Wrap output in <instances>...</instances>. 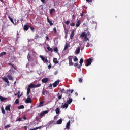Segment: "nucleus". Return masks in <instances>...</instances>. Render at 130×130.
<instances>
[{"label": "nucleus", "mask_w": 130, "mask_h": 130, "mask_svg": "<svg viewBox=\"0 0 130 130\" xmlns=\"http://www.w3.org/2000/svg\"><path fill=\"white\" fill-rule=\"evenodd\" d=\"M70 123H71L70 121H69V122H68V123H67V125H66V129H70Z\"/></svg>", "instance_id": "11"}, {"label": "nucleus", "mask_w": 130, "mask_h": 130, "mask_svg": "<svg viewBox=\"0 0 130 130\" xmlns=\"http://www.w3.org/2000/svg\"><path fill=\"white\" fill-rule=\"evenodd\" d=\"M56 114H59L60 113L59 108H57L55 110Z\"/></svg>", "instance_id": "21"}, {"label": "nucleus", "mask_w": 130, "mask_h": 130, "mask_svg": "<svg viewBox=\"0 0 130 130\" xmlns=\"http://www.w3.org/2000/svg\"><path fill=\"white\" fill-rule=\"evenodd\" d=\"M70 26H71V27H74V26H75V24L74 23L72 22V23H71L70 24Z\"/></svg>", "instance_id": "46"}, {"label": "nucleus", "mask_w": 130, "mask_h": 130, "mask_svg": "<svg viewBox=\"0 0 130 130\" xmlns=\"http://www.w3.org/2000/svg\"><path fill=\"white\" fill-rule=\"evenodd\" d=\"M46 39H47V40H49V37H48V36H46Z\"/></svg>", "instance_id": "63"}, {"label": "nucleus", "mask_w": 130, "mask_h": 130, "mask_svg": "<svg viewBox=\"0 0 130 130\" xmlns=\"http://www.w3.org/2000/svg\"><path fill=\"white\" fill-rule=\"evenodd\" d=\"M48 124L49 125H56V123L55 121H50L48 123Z\"/></svg>", "instance_id": "8"}, {"label": "nucleus", "mask_w": 130, "mask_h": 130, "mask_svg": "<svg viewBox=\"0 0 130 130\" xmlns=\"http://www.w3.org/2000/svg\"><path fill=\"white\" fill-rule=\"evenodd\" d=\"M48 81V78H44L42 79V82L44 83H46Z\"/></svg>", "instance_id": "7"}, {"label": "nucleus", "mask_w": 130, "mask_h": 130, "mask_svg": "<svg viewBox=\"0 0 130 130\" xmlns=\"http://www.w3.org/2000/svg\"><path fill=\"white\" fill-rule=\"evenodd\" d=\"M80 52V47H78V48L76 49V54H79Z\"/></svg>", "instance_id": "24"}, {"label": "nucleus", "mask_w": 130, "mask_h": 130, "mask_svg": "<svg viewBox=\"0 0 130 130\" xmlns=\"http://www.w3.org/2000/svg\"><path fill=\"white\" fill-rule=\"evenodd\" d=\"M40 58L41 59V60L44 62L46 59V57H44V56H43L42 55H40Z\"/></svg>", "instance_id": "29"}, {"label": "nucleus", "mask_w": 130, "mask_h": 130, "mask_svg": "<svg viewBox=\"0 0 130 130\" xmlns=\"http://www.w3.org/2000/svg\"><path fill=\"white\" fill-rule=\"evenodd\" d=\"M41 127H37L36 128H34V129H30L29 130H37L39 128H41Z\"/></svg>", "instance_id": "42"}, {"label": "nucleus", "mask_w": 130, "mask_h": 130, "mask_svg": "<svg viewBox=\"0 0 130 130\" xmlns=\"http://www.w3.org/2000/svg\"><path fill=\"white\" fill-rule=\"evenodd\" d=\"M55 12V10L54 8L51 9L50 10V13L51 15L53 14V13Z\"/></svg>", "instance_id": "23"}, {"label": "nucleus", "mask_w": 130, "mask_h": 130, "mask_svg": "<svg viewBox=\"0 0 130 130\" xmlns=\"http://www.w3.org/2000/svg\"><path fill=\"white\" fill-rule=\"evenodd\" d=\"M79 82L80 83H82V79H81V78H79Z\"/></svg>", "instance_id": "54"}, {"label": "nucleus", "mask_w": 130, "mask_h": 130, "mask_svg": "<svg viewBox=\"0 0 130 130\" xmlns=\"http://www.w3.org/2000/svg\"><path fill=\"white\" fill-rule=\"evenodd\" d=\"M69 65L71 66H73L74 65V63L73 62H72V58H70V57L69 58Z\"/></svg>", "instance_id": "14"}, {"label": "nucleus", "mask_w": 130, "mask_h": 130, "mask_svg": "<svg viewBox=\"0 0 130 130\" xmlns=\"http://www.w3.org/2000/svg\"><path fill=\"white\" fill-rule=\"evenodd\" d=\"M65 91V90L64 88H60V92L62 93H64V92Z\"/></svg>", "instance_id": "38"}, {"label": "nucleus", "mask_w": 130, "mask_h": 130, "mask_svg": "<svg viewBox=\"0 0 130 130\" xmlns=\"http://www.w3.org/2000/svg\"><path fill=\"white\" fill-rule=\"evenodd\" d=\"M74 92V89L70 90V93H72Z\"/></svg>", "instance_id": "58"}, {"label": "nucleus", "mask_w": 130, "mask_h": 130, "mask_svg": "<svg viewBox=\"0 0 130 130\" xmlns=\"http://www.w3.org/2000/svg\"><path fill=\"white\" fill-rule=\"evenodd\" d=\"M58 100H60L62 98V94L59 95V93L58 95Z\"/></svg>", "instance_id": "45"}, {"label": "nucleus", "mask_w": 130, "mask_h": 130, "mask_svg": "<svg viewBox=\"0 0 130 130\" xmlns=\"http://www.w3.org/2000/svg\"><path fill=\"white\" fill-rule=\"evenodd\" d=\"M25 102L26 103H31V99L30 97V95H28L27 99L25 100Z\"/></svg>", "instance_id": "5"}, {"label": "nucleus", "mask_w": 130, "mask_h": 130, "mask_svg": "<svg viewBox=\"0 0 130 130\" xmlns=\"http://www.w3.org/2000/svg\"><path fill=\"white\" fill-rule=\"evenodd\" d=\"M53 62L55 64H57L59 63V61L57 60V59L56 58H54L53 59Z\"/></svg>", "instance_id": "28"}, {"label": "nucleus", "mask_w": 130, "mask_h": 130, "mask_svg": "<svg viewBox=\"0 0 130 130\" xmlns=\"http://www.w3.org/2000/svg\"><path fill=\"white\" fill-rule=\"evenodd\" d=\"M52 84L50 83V84H49V87H52Z\"/></svg>", "instance_id": "61"}, {"label": "nucleus", "mask_w": 130, "mask_h": 130, "mask_svg": "<svg viewBox=\"0 0 130 130\" xmlns=\"http://www.w3.org/2000/svg\"><path fill=\"white\" fill-rule=\"evenodd\" d=\"M29 88H35V85L32 83H31L28 86Z\"/></svg>", "instance_id": "9"}, {"label": "nucleus", "mask_w": 130, "mask_h": 130, "mask_svg": "<svg viewBox=\"0 0 130 130\" xmlns=\"http://www.w3.org/2000/svg\"><path fill=\"white\" fill-rule=\"evenodd\" d=\"M71 95L70 93H69V95H68L69 99L71 98V95Z\"/></svg>", "instance_id": "62"}, {"label": "nucleus", "mask_w": 130, "mask_h": 130, "mask_svg": "<svg viewBox=\"0 0 130 130\" xmlns=\"http://www.w3.org/2000/svg\"><path fill=\"white\" fill-rule=\"evenodd\" d=\"M59 82H60V80H58L57 81H56L53 84V86L54 87H56L59 84Z\"/></svg>", "instance_id": "4"}, {"label": "nucleus", "mask_w": 130, "mask_h": 130, "mask_svg": "<svg viewBox=\"0 0 130 130\" xmlns=\"http://www.w3.org/2000/svg\"><path fill=\"white\" fill-rule=\"evenodd\" d=\"M30 28L32 32H34V30H35V28H34V27H30Z\"/></svg>", "instance_id": "53"}, {"label": "nucleus", "mask_w": 130, "mask_h": 130, "mask_svg": "<svg viewBox=\"0 0 130 130\" xmlns=\"http://www.w3.org/2000/svg\"><path fill=\"white\" fill-rule=\"evenodd\" d=\"M1 109H2V113L3 114H5L6 113V112L3 108V107H2L1 108Z\"/></svg>", "instance_id": "36"}, {"label": "nucleus", "mask_w": 130, "mask_h": 130, "mask_svg": "<svg viewBox=\"0 0 130 130\" xmlns=\"http://www.w3.org/2000/svg\"><path fill=\"white\" fill-rule=\"evenodd\" d=\"M53 31H54V33L56 34L57 32V30H56V28L54 27L53 28Z\"/></svg>", "instance_id": "51"}, {"label": "nucleus", "mask_w": 130, "mask_h": 130, "mask_svg": "<svg viewBox=\"0 0 130 130\" xmlns=\"http://www.w3.org/2000/svg\"><path fill=\"white\" fill-rule=\"evenodd\" d=\"M29 27H30V26L29 25H25L23 29L25 31H27Z\"/></svg>", "instance_id": "10"}, {"label": "nucleus", "mask_w": 130, "mask_h": 130, "mask_svg": "<svg viewBox=\"0 0 130 130\" xmlns=\"http://www.w3.org/2000/svg\"><path fill=\"white\" fill-rule=\"evenodd\" d=\"M30 88H27V95L28 96L29 94H30Z\"/></svg>", "instance_id": "32"}, {"label": "nucleus", "mask_w": 130, "mask_h": 130, "mask_svg": "<svg viewBox=\"0 0 130 130\" xmlns=\"http://www.w3.org/2000/svg\"><path fill=\"white\" fill-rule=\"evenodd\" d=\"M10 106H11V105H9L8 106H6V108H5V110L6 111H10Z\"/></svg>", "instance_id": "17"}, {"label": "nucleus", "mask_w": 130, "mask_h": 130, "mask_svg": "<svg viewBox=\"0 0 130 130\" xmlns=\"http://www.w3.org/2000/svg\"><path fill=\"white\" fill-rule=\"evenodd\" d=\"M19 103V101L18 99H16L15 102V104H18Z\"/></svg>", "instance_id": "41"}, {"label": "nucleus", "mask_w": 130, "mask_h": 130, "mask_svg": "<svg viewBox=\"0 0 130 130\" xmlns=\"http://www.w3.org/2000/svg\"><path fill=\"white\" fill-rule=\"evenodd\" d=\"M47 49L48 50V51H50L51 53L53 52V49L51 48L50 46H48L47 47Z\"/></svg>", "instance_id": "25"}, {"label": "nucleus", "mask_w": 130, "mask_h": 130, "mask_svg": "<svg viewBox=\"0 0 130 130\" xmlns=\"http://www.w3.org/2000/svg\"><path fill=\"white\" fill-rule=\"evenodd\" d=\"M48 113V111H43L40 113L39 116L42 117V116H45V114H46Z\"/></svg>", "instance_id": "3"}, {"label": "nucleus", "mask_w": 130, "mask_h": 130, "mask_svg": "<svg viewBox=\"0 0 130 130\" xmlns=\"http://www.w3.org/2000/svg\"><path fill=\"white\" fill-rule=\"evenodd\" d=\"M86 1H87L88 3H89V2H92V1H93V0H86Z\"/></svg>", "instance_id": "57"}, {"label": "nucleus", "mask_w": 130, "mask_h": 130, "mask_svg": "<svg viewBox=\"0 0 130 130\" xmlns=\"http://www.w3.org/2000/svg\"><path fill=\"white\" fill-rule=\"evenodd\" d=\"M64 23H65L67 25H69V24H70V21H67L66 22H64Z\"/></svg>", "instance_id": "48"}, {"label": "nucleus", "mask_w": 130, "mask_h": 130, "mask_svg": "<svg viewBox=\"0 0 130 130\" xmlns=\"http://www.w3.org/2000/svg\"><path fill=\"white\" fill-rule=\"evenodd\" d=\"M70 47V44L68 43H66L65 45V47L64 48V50H67V49Z\"/></svg>", "instance_id": "12"}, {"label": "nucleus", "mask_w": 130, "mask_h": 130, "mask_svg": "<svg viewBox=\"0 0 130 130\" xmlns=\"http://www.w3.org/2000/svg\"><path fill=\"white\" fill-rule=\"evenodd\" d=\"M80 25V21H78V22L76 24V27H79Z\"/></svg>", "instance_id": "40"}, {"label": "nucleus", "mask_w": 130, "mask_h": 130, "mask_svg": "<svg viewBox=\"0 0 130 130\" xmlns=\"http://www.w3.org/2000/svg\"><path fill=\"white\" fill-rule=\"evenodd\" d=\"M39 38V36L38 35H37L35 36V39H37Z\"/></svg>", "instance_id": "55"}, {"label": "nucleus", "mask_w": 130, "mask_h": 130, "mask_svg": "<svg viewBox=\"0 0 130 130\" xmlns=\"http://www.w3.org/2000/svg\"><path fill=\"white\" fill-rule=\"evenodd\" d=\"M7 77L8 78V79L10 80H13V77L11 75H10V74L8 75Z\"/></svg>", "instance_id": "20"}, {"label": "nucleus", "mask_w": 130, "mask_h": 130, "mask_svg": "<svg viewBox=\"0 0 130 130\" xmlns=\"http://www.w3.org/2000/svg\"><path fill=\"white\" fill-rule=\"evenodd\" d=\"M69 106V104H64V105H63V106H62V108H66L67 109Z\"/></svg>", "instance_id": "27"}, {"label": "nucleus", "mask_w": 130, "mask_h": 130, "mask_svg": "<svg viewBox=\"0 0 130 130\" xmlns=\"http://www.w3.org/2000/svg\"><path fill=\"white\" fill-rule=\"evenodd\" d=\"M74 35H75V34H74V30H73L72 33H71V36H70V39H72L74 37Z\"/></svg>", "instance_id": "22"}, {"label": "nucleus", "mask_w": 130, "mask_h": 130, "mask_svg": "<svg viewBox=\"0 0 130 130\" xmlns=\"http://www.w3.org/2000/svg\"><path fill=\"white\" fill-rule=\"evenodd\" d=\"M73 101V99L72 98H69V100L67 101V103L68 104H70Z\"/></svg>", "instance_id": "18"}, {"label": "nucleus", "mask_w": 130, "mask_h": 130, "mask_svg": "<svg viewBox=\"0 0 130 130\" xmlns=\"http://www.w3.org/2000/svg\"><path fill=\"white\" fill-rule=\"evenodd\" d=\"M83 14H84V13H83V12H82V14H81V15H81V17L83 16Z\"/></svg>", "instance_id": "64"}, {"label": "nucleus", "mask_w": 130, "mask_h": 130, "mask_svg": "<svg viewBox=\"0 0 130 130\" xmlns=\"http://www.w3.org/2000/svg\"><path fill=\"white\" fill-rule=\"evenodd\" d=\"M8 64L9 66H11L14 69V70H16L15 67L13 64H12L11 63H8Z\"/></svg>", "instance_id": "47"}, {"label": "nucleus", "mask_w": 130, "mask_h": 130, "mask_svg": "<svg viewBox=\"0 0 130 130\" xmlns=\"http://www.w3.org/2000/svg\"><path fill=\"white\" fill-rule=\"evenodd\" d=\"M78 59L77 58V57L76 56L74 59V61L75 62H77L78 61Z\"/></svg>", "instance_id": "49"}, {"label": "nucleus", "mask_w": 130, "mask_h": 130, "mask_svg": "<svg viewBox=\"0 0 130 130\" xmlns=\"http://www.w3.org/2000/svg\"><path fill=\"white\" fill-rule=\"evenodd\" d=\"M31 58V55L28 54L27 55V58L29 60Z\"/></svg>", "instance_id": "52"}, {"label": "nucleus", "mask_w": 130, "mask_h": 130, "mask_svg": "<svg viewBox=\"0 0 130 130\" xmlns=\"http://www.w3.org/2000/svg\"><path fill=\"white\" fill-rule=\"evenodd\" d=\"M93 60V57H90L89 58H88V59H87L86 61V67L89 66L91 65V63L92 62Z\"/></svg>", "instance_id": "2"}, {"label": "nucleus", "mask_w": 130, "mask_h": 130, "mask_svg": "<svg viewBox=\"0 0 130 130\" xmlns=\"http://www.w3.org/2000/svg\"><path fill=\"white\" fill-rule=\"evenodd\" d=\"M6 100V98L5 97H3L2 96H0V100L1 101L3 102Z\"/></svg>", "instance_id": "35"}, {"label": "nucleus", "mask_w": 130, "mask_h": 130, "mask_svg": "<svg viewBox=\"0 0 130 130\" xmlns=\"http://www.w3.org/2000/svg\"><path fill=\"white\" fill-rule=\"evenodd\" d=\"M58 74V71H56L55 72H54V75H56L57 74Z\"/></svg>", "instance_id": "56"}, {"label": "nucleus", "mask_w": 130, "mask_h": 130, "mask_svg": "<svg viewBox=\"0 0 130 130\" xmlns=\"http://www.w3.org/2000/svg\"><path fill=\"white\" fill-rule=\"evenodd\" d=\"M87 37H88V35L85 32H83L81 33V34L80 36V38H84L85 42H87L89 40V39Z\"/></svg>", "instance_id": "1"}, {"label": "nucleus", "mask_w": 130, "mask_h": 130, "mask_svg": "<svg viewBox=\"0 0 130 130\" xmlns=\"http://www.w3.org/2000/svg\"><path fill=\"white\" fill-rule=\"evenodd\" d=\"M24 129H25V130H27V126H24Z\"/></svg>", "instance_id": "59"}, {"label": "nucleus", "mask_w": 130, "mask_h": 130, "mask_svg": "<svg viewBox=\"0 0 130 130\" xmlns=\"http://www.w3.org/2000/svg\"><path fill=\"white\" fill-rule=\"evenodd\" d=\"M41 86V84H36V85H35V88H38V87H39Z\"/></svg>", "instance_id": "39"}, {"label": "nucleus", "mask_w": 130, "mask_h": 130, "mask_svg": "<svg viewBox=\"0 0 130 130\" xmlns=\"http://www.w3.org/2000/svg\"><path fill=\"white\" fill-rule=\"evenodd\" d=\"M74 66L76 68H77L78 69H80L81 67L80 65H79L78 63H77V62H76L74 63Z\"/></svg>", "instance_id": "13"}, {"label": "nucleus", "mask_w": 130, "mask_h": 130, "mask_svg": "<svg viewBox=\"0 0 130 130\" xmlns=\"http://www.w3.org/2000/svg\"><path fill=\"white\" fill-rule=\"evenodd\" d=\"M24 109V106L21 105V106H18V109Z\"/></svg>", "instance_id": "31"}, {"label": "nucleus", "mask_w": 130, "mask_h": 130, "mask_svg": "<svg viewBox=\"0 0 130 130\" xmlns=\"http://www.w3.org/2000/svg\"><path fill=\"white\" fill-rule=\"evenodd\" d=\"M10 127H11V125H7L6 126H5V128L6 129Z\"/></svg>", "instance_id": "43"}, {"label": "nucleus", "mask_w": 130, "mask_h": 130, "mask_svg": "<svg viewBox=\"0 0 130 130\" xmlns=\"http://www.w3.org/2000/svg\"><path fill=\"white\" fill-rule=\"evenodd\" d=\"M8 18L9 19V20H10L11 23L14 24V20H13V19L11 17H10V16L8 17Z\"/></svg>", "instance_id": "37"}, {"label": "nucleus", "mask_w": 130, "mask_h": 130, "mask_svg": "<svg viewBox=\"0 0 130 130\" xmlns=\"http://www.w3.org/2000/svg\"><path fill=\"white\" fill-rule=\"evenodd\" d=\"M21 120V119H20V118H19V119H18V120H17V121H20Z\"/></svg>", "instance_id": "60"}, {"label": "nucleus", "mask_w": 130, "mask_h": 130, "mask_svg": "<svg viewBox=\"0 0 130 130\" xmlns=\"http://www.w3.org/2000/svg\"><path fill=\"white\" fill-rule=\"evenodd\" d=\"M62 121L61 119H59L58 121H57V122L56 123V124L60 125L62 123Z\"/></svg>", "instance_id": "19"}, {"label": "nucleus", "mask_w": 130, "mask_h": 130, "mask_svg": "<svg viewBox=\"0 0 130 130\" xmlns=\"http://www.w3.org/2000/svg\"><path fill=\"white\" fill-rule=\"evenodd\" d=\"M69 93H70V89H68V90H64V92L63 93L68 94Z\"/></svg>", "instance_id": "30"}, {"label": "nucleus", "mask_w": 130, "mask_h": 130, "mask_svg": "<svg viewBox=\"0 0 130 130\" xmlns=\"http://www.w3.org/2000/svg\"><path fill=\"white\" fill-rule=\"evenodd\" d=\"M47 22H48V23H49V24H50V25L51 26H52L53 25V23L52 22V21H51V20H50L49 19V18H48V17H47Z\"/></svg>", "instance_id": "15"}, {"label": "nucleus", "mask_w": 130, "mask_h": 130, "mask_svg": "<svg viewBox=\"0 0 130 130\" xmlns=\"http://www.w3.org/2000/svg\"><path fill=\"white\" fill-rule=\"evenodd\" d=\"M84 62V59L83 58H81L80 61L79 63H80L81 67L82 66V64Z\"/></svg>", "instance_id": "34"}, {"label": "nucleus", "mask_w": 130, "mask_h": 130, "mask_svg": "<svg viewBox=\"0 0 130 130\" xmlns=\"http://www.w3.org/2000/svg\"><path fill=\"white\" fill-rule=\"evenodd\" d=\"M51 68H52L51 64L50 63V64L48 65V69H50Z\"/></svg>", "instance_id": "50"}, {"label": "nucleus", "mask_w": 130, "mask_h": 130, "mask_svg": "<svg viewBox=\"0 0 130 130\" xmlns=\"http://www.w3.org/2000/svg\"><path fill=\"white\" fill-rule=\"evenodd\" d=\"M54 52H58L57 47H55V48H54Z\"/></svg>", "instance_id": "44"}, {"label": "nucleus", "mask_w": 130, "mask_h": 130, "mask_svg": "<svg viewBox=\"0 0 130 130\" xmlns=\"http://www.w3.org/2000/svg\"><path fill=\"white\" fill-rule=\"evenodd\" d=\"M44 101H41L39 106H38V107H42L44 106Z\"/></svg>", "instance_id": "16"}, {"label": "nucleus", "mask_w": 130, "mask_h": 130, "mask_svg": "<svg viewBox=\"0 0 130 130\" xmlns=\"http://www.w3.org/2000/svg\"><path fill=\"white\" fill-rule=\"evenodd\" d=\"M7 53L6 52H2L0 53V57H3L4 55H6Z\"/></svg>", "instance_id": "26"}, {"label": "nucleus", "mask_w": 130, "mask_h": 130, "mask_svg": "<svg viewBox=\"0 0 130 130\" xmlns=\"http://www.w3.org/2000/svg\"><path fill=\"white\" fill-rule=\"evenodd\" d=\"M2 79L9 86V81L7 77H3Z\"/></svg>", "instance_id": "6"}, {"label": "nucleus", "mask_w": 130, "mask_h": 130, "mask_svg": "<svg viewBox=\"0 0 130 130\" xmlns=\"http://www.w3.org/2000/svg\"><path fill=\"white\" fill-rule=\"evenodd\" d=\"M44 62H45L46 63H49L50 64V62H49V60L47 59V56H46V57H45V60H44Z\"/></svg>", "instance_id": "33"}]
</instances>
